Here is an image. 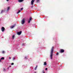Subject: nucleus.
I'll return each mask as SVG.
<instances>
[{
  "instance_id": "nucleus-1",
  "label": "nucleus",
  "mask_w": 73,
  "mask_h": 73,
  "mask_svg": "<svg viewBox=\"0 0 73 73\" xmlns=\"http://www.w3.org/2000/svg\"><path fill=\"white\" fill-rule=\"evenodd\" d=\"M53 49H54V47L53 46H52L51 50V52L50 54V57L51 58V59H52V56H53Z\"/></svg>"
},
{
  "instance_id": "nucleus-2",
  "label": "nucleus",
  "mask_w": 73,
  "mask_h": 73,
  "mask_svg": "<svg viewBox=\"0 0 73 73\" xmlns=\"http://www.w3.org/2000/svg\"><path fill=\"white\" fill-rule=\"evenodd\" d=\"M59 52L60 53H64V50L63 49H60L59 51Z\"/></svg>"
},
{
  "instance_id": "nucleus-3",
  "label": "nucleus",
  "mask_w": 73,
  "mask_h": 73,
  "mask_svg": "<svg viewBox=\"0 0 73 73\" xmlns=\"http://www.w3.org/2000/svg\"><path fill=\"white\" fill-rule=\"evenodd\" d=\"M1 30L2 32H4V31H5V28H4V27H2L1 28Z\"/></svg>"
},
{
  "instance_id": "nucleus-4",
  "label": "nucleus",
  "mask_w": 73,
  "mask_h": 73,
  "mask_svg": "<svg viewBox=\"0 0 73 73\" xmlns=\"http://www.w3.org/2000/svg\"><path fill=\"white\" fill-rule=\"evenodd\" d=\"M24 23H25V19H23L22 21V24H24Z\"/></svg>"
},
{
  "instance_id": "nucleus-5",
  "label": "nucleus",
  "mask_w": 73,
  "mask_h": 73,
  "mask_svg": "<svg viewBox=\"0 0 73 73\" xmlns=\"http://www.w3.org/2000/svg\"><path fill=\"white\" fill-rule=\"evenodd\" d=\"M35 0H32L31 1V5H33V3Z\"/></svg>"
},
{
  "instance_id": "nucleus-6",
  "label": "nucleus",
  "mask_w": 73,
  "mask_h": 73,
  "mask_svg": "<svg viewBox=\"0 0 73 73\" xmlns=\"http://www.w3.org/2000/svg\"><path fill=\"white\" fill-rule=\"evenodd\" d=\"M15 26H16V24H15L14 25L11 26L10 27V28H11V29H12V28H14V27H15Z\"/></svg>"
},
{
  "instance_id": "nucleus-7",
  "label": "nucleus",
  "mask_w": 73,
  "mask_h": 73,
  "mask_svg": "<svg viewBox=\"0 0 73 73\" xmlns=\"http://www.w3.org/2000/svg\"><path fill=\"white\" fill-rule=\"evenodd\" d=\"M21 32H22L21 31H20L19 32H18L17 33V34L18 35H21Z\"/></svg>"
},
{
  "instance_id": "nucleus-8",
  "label": "nucleus",
  "mask_w": 73,
  "mask_h": 73,
  "mask_svg": "<svg viewBox=\"0 0 73 73\" xmlns=\"http://www.w3.org/2000/svg\"><path fill=\"white\" fill-rule=\"evenodd\" d=\"M32 17H30L29 20L28 21L29 23L31 22L30 21L32 20Z\"/></svg>"
},
{
  "instance_id": "nucleus-9",
  "label": "nucleus",
  "mask_w": 73,
  "mask_h": 73,
  "mask_svg": "<svg viewBox=\"0 0 73 73\" xmlns=\"http://www.w3.org/2000/svg\"><path fill=\"white\" fill-rule=\"evenodd\" d=\"M24 0H18V2L19 3H21V2H22Z\"/></svg>"
},
{
  "instance_id": "nucleus-10",
  "label": "nucleus",
  "mask_w": 73,
  "mask_h": 73,
  "mask_svg": "<svg viewBox=\"0 0 73 73\" xmlns=\"http://www.w3.org/2000/svg\"><path fill=\"white\" fill-rule=\"evenodd\" d=\"M9 8H10L9 7H8L7 9V11H8L9 10Z\"/></svg>"
},
{
  "instance_id": "nucleus-11",
  "label": "nucleus",
  "mask_w": 73,
  "mask_h": 73,
  "mask_svg": "<svg viewBox=\"0 0 73 73\" xmlns=\"http://www.w3.org/2000/svg\"><path fill=\"white\" fill-rule=\"evenodd\" d=\"M46 62H44V65H46Z\"/></svg>"
},
{
  "instance_id": "nucleus-12",
  "label": "nucleus",
  "mask_w": 73,
  "mask_h": 73,
  "mask_svg": "<svg viewBox=\"0 0 73 73\" xmlns=\"http://www.w3.org/2000/svg\"><path fill=\"white\" fill-rule=\"evenodd\" d=\"M37 65L36 66V67L35 68V70H36V69H37Z\"/></svg>"
},
{
  "instance_id": "nucleus-13",
  "label": "nucleus",
  "mask_w": 73,
  "mask_h": 73,
  "mask_svg": "<svg viewBox=\"0 0 73 73\" xmlns=\"http://www.w3.org/2000/svg\"><path fill=\"white\" fill-rule=\"evenodd\" d=\"M1 59V60H4V57H2Z\"/></svg>"
},
{
  "instance_id": "nucleus-14",
  "label": "nucleus",
  "mask_w": 73,
  "mask_h": 73,
  "mask_svg": "<svg viewBox=\"0 0 73 73\" xmlns=\"http://www.w3.org/2000/svg\"><path fill=\"white\" fill-rule=\"evenodd\" d=\"M21 12V10H18V12L17 13H20Z\"/></svg>"
},
{
  "instance_id": "nucleus-15",
  "label": "nucleus",
  "mask_w": 73,
  "mask_h": 73,
  "mask_svg": "<svg viewBox=\"0 0 73 73\" xmlns=\"http://www.w3.org/2000/svg\"><path fill=\"white\" fill-rule=\"evenodd\" d=\"M5 12V11H4L2 10L1 11V13H3V12Z\"/></svg>"
},
{
  "instance_id": "nucleus-16",
  "label": "nucleus",
  "mask_w": 73,
  "mask_h": 73,
  "mask_svg": "<svg viewBox=\"0 0 73 73\" xmlns=\"http://www.w3.org/2000/svg\"><path fill=\"white\" fill-rule=\"evenodd\" d=\"M5 53V52H4V51H3L2 52V53H3V54H4Z\"/></svg>"
},
{
  "instance_id": "nucleus-17",
  "label": "nucleus",
  "mask_w": 73,
  "mask_h": 73,
  "mask_svg": "<svg viewBox=\"0 0 73 73\" xmlns=\"http://www.w3.org/2000/svg\"><path fill=\"white\" fill-rule=\"evenodd\" d=\"M23 8H22L21 9V11H23Z\"/></svg>"
},
{
  "instance_id": "nucleus-18",
  "label": "nucleus",
  "mask_w": 73,
  "mask_h": 73,
  "mask_svg": "<svg viewBox=\"0 0 73 73\" xmlns=\"http://www.w3.org/2000/svg\"><path fill=\"white\" fill-rule=\"evenodd\" d=\"M56 55H58V52H57V53L56 54Z\"/></svg>"
},
{
  "instance_id": "nucleus-19",
  "label": "nucleus",
  "mask_w": 73,
  "mask_h": 73,
  "mask_svg": "<svg viewBox=\"0 0 73 73\" xmlns=\"http://www.w3.org/2000/svg\"><path fill=\"white\" fill-rule=\"evenodd\" d=\"M39 1V0H36V2L37 3H38Z\"/></svg>"
},
{
  "instance_id": "nucleus-20",
  "label": "nucleus",
  "mask_w": 73,
  "mask_h": 73,
  "mask_svg": "<svg viewBox=\"0 0 73 73\" xmlns=\"http://www.w3.org/2000/svg\"><path fill=\"white\" fill-rule=\"evenodd\" d=\"M15 57L13 58V60H15Z\"/></svg>"
},
{
  "instance_id": "nucleus-21",
  "label": "nucleus",
  "mask_w": 73,
  "mask_h": 73,
  "mask_svg": "<svg viewBox=\"0 0 73 73\" xmlns=\"http://www.w3.org/2000/svg\"><path fill=\"white\" fill-rule=\"evenodd\" d=\"M11 65H14V63H12L11 64Z\"/></svg>"
},
{
  "instance_id": "nucleus-22",
  "label": "nucleus",
  "mask_w": 73,
  "mask_h": 73,
  "mask_svg": "<svg viewBox=\"0 0 73 73\" xmlns=\"http://www.w3.org/2000/svg\"><path fill=\"white\" fill-rule=\"evenodd\" d=\"M15 37V36L13 35V38H14Z\"/></svg>"
},
{
  "instance_id": "nucleus-23",
  "label": "nucleus",
  "mask_w": 73,
  "mask_h": 73,
  "mask_svg": "<svg viewBox=\"0 0 73 73\" xmlns=\"http://www.w3.org/2000/svg\"><path fill=\"white\" fill-rule=\"evenodd\" d=\"M48 70V68H46L45 69V70Z\"/></svg>"
},
{
  "instance_id": "nucleus-24",
  "label": "nucleus",
  "mask_w": 73,
  "mask_h": 73,
  "mask_svg": "<svg viewBox=\"0 0 73 73\" xmlns=\"http://www.w3.org/2000/svg\"><path fill=\"white\" fill-rule=\"evenodd\" d=\"M42 73H45V72L43 70L42 71Z\"/></svg>"
},
{
  "instance_id": "nucleus-25",
  "label": "nucleus",
  "mask_w": 73,
  "mask_h": 73,
  "mask_svg": "<svg viewBox=\"0 0 73 73\" xmlns=\"http://www.w3.org/2000/svg\"><path fill=\"white\" fill-rule=\"evenodd\" d=\"M9 60L11 59V57H9Z\"/></svg>"
},
{
  "instance_id": "nucleus-26",
  "label": "nucleus",
  "mask_w": 73,
  "mask_h": 73,
  "mask_svg": "<svg viewBox=\"0 0 73 73\" xmlns=\"http://www.w3.org/2000/svg\"><path fill=\"white\" fill-rule=\"evenodd\" d=\"M3 70L4 71H5V68H3Z\"/></svg>"
},
{
  "instance_id": "nucleus-27",
  "label": "nucleus",
  "mask_w": 73,
  "mask_h": 73,
  "mask_svg": "<svg viewBox=\"0 0 73 73\" xmlns=\"http://www.w3.org/2000/svg\"><path fill=\"white\" fill-rule=\"evenodd\" d=\"M25 59H27V57H25Z\"/></svg>"
},
{
  "instance_id": "nucleus-28",
  "label": "nucleus",
  "mask_w": 73,
  "mask_h": 73,
  "mask_svg": "<svg viewBox=\"0 0 73 73\" xmlns=\"http://www.w3.org/2000/svg\"><path fill=\"white\" fill-rule=\"evenodd\" d=\"M22 45H23V46H24V44H22Z\"/></svg>"
},
{
  "instance_id": "nucleus-29",
  "label": "nucleus",
  "mask_w": 73,
  "mask_h": 73,
  "mask_svg": "<svg viewBox=\"0 0 73 73\" xmlns=\"http://www.w3.org/2000/svg\"><path fill=\"white\" fill-rule=\"evenodd\" d=\"M33 6H32L31 7V8H33Z\"/></svg>"
},
{
  "instance_id": "nucleus-30",
  "label": "nucleus",
  "mask_w": 73,
  "mask_h": 73,
  "mask_svg": "<svg viewBox=\"0 0 73 73\" xmlns=\"http://www.w3.org/2000/svg\"><path fill=\"white\" fill-rule=\"evenodd\" d=\"M1 59L0 60V62H1Z\"/></svg>"
},
{
  "instance_id": "nucleus-31",
  "label": "nucleus",
  "mask_w": 73,
  "mask_h": 73,
  "mask_svg": "<svg viewBox=\"0 0 73 73\" xmlns=\"http://www.w3.org/2000/svg\"><path fill=\"white\" fill-rule=\"evenodd\" d=\"M7 1H9V0H6Z\"/></svg>"
},
{
  "instance_id": "nucleus-32",
  "label": "nucleus",
  "mask_w": 73,
  "mask_h": 73,
  "mask_svg": "<svg viewBox=\"0 0 73 73\" xmlns=\"http://www.w3.org/2000/svg\"><path fill=\"white\" fill-rule=\"evenodd\" d=\"M10 67H11V66H10Z\"/></svg>"
},
{
  "instance_id": "nucleus-33",
  "label": "nucleus",
  "mask_w": 73,
  "mask_h": 73,
  "mask_svg": "<svg viewBox=\"0 0 73 73\" xmlns=\"http://www.w3.org/2000/svg\"><path fill=\"white\" fill-rule=\"evenodd\" d=\"M35 73H36V72H34Z\"/></svg>"
}]
</instances>
